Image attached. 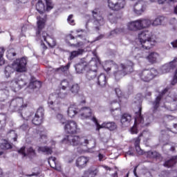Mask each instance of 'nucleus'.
Returning a JSON list of instances; mask_svg holds the SVG:
<instances>
[{"label": "nucleus", "instance_id": "nucleus-1", "mask_svg": "<svg viewBox=\"0 0 177 177\" xmlns=\"http://www.w3.org/2000/svg\"><path fill=\"white\" fill-rule=\"evenodd\" d=\"M132 67H133L132 61L127 60L126 64H121L120 67H118V65L114 64L113 61H108L104 66V69L105 71H110L111 68L116 70L113 72V75L116 81H120L122 77H125L127 74L132 73Z\"/></svg>", "mask_w": 177, "mask_h": 177}, {"label": "nucleus", "instance_id": "nucleus-2", "mask_svg": "<svg viewBox=\"0 0 177 177\" xmlns=\"http://www.w3.org/2000/svg\"><path fill=\"white\" fill-rule=\"evenodd\" d=\"M27 57H23L21 59H16L13 64L12 67L8 66L4 70V74L7 78L10 77V74L13 71H17V73H26L27 71Z\"/></svg>", "mask_w": 177, "mask_h": 177}, {"label": "nucleus", "instance_id": "nucleus-3", "mask_svg": "<svg viewBox=\"0 0 177 177\" xmlns=\"http://www.w3.org/2000/svg\"><path fill=\"white\" fill-rule=\"evenodd\" d=\"M138 39L142 49H150L156 42V36L149 30L138 34Z\"/></svg>", "mask_w": 177, "mask_h": 177}, {"label": "nucleus", "instance_id": "nucleus-4", "mask_svg": "<svg viewBox=\"0 0 177 177\" xmlns=\"http://www.w3.org/2000/svg\"><path fill=\"white\" fill-rule=\"evenodd\" d=\"M45 19V15L44 16V18H42L41 17H37V28L36 29V37L38 41H41V45L43 44L44 48H46L44 42H46L48 41V39L49 38V35H48L46 31L42 30H44V28H45V23H46Z\"/></svg>", "mask_w": 177, "mask_h": 177}, {"label": "nucleus", "instance_id": "nucleus-5", "mask_svg": "<svg viewBox=\"0 0 177 177\" xmlns=\"http://www.w3.org/2000/svg\"><path fill=\"white\" fill-rule=\"evenodd\" d=\"M62 143H66L71 146L75 147H83V146H86L89 143V140L85 138L80 137L78 136L68 135L65 136L62 140Z\"/></svg>", "mask_w": 177, "mask_h": 177}, {"label": "nucleus", "instance_id": "nucleus-6", "mask_svg": "<svg viewBox=\"0 0 177 177\" xmlns=\"http://www.w3.org/2000/svg\"><path fill=\"white\" fill-rule=\"evenodd\" d=\"M177 57H175L173 61L170 62L169 64H166L162 66L161 70L163 74L165 73H169L170 71H175L173 80L171 81V85H176L177 84Z\"/></svg>", "mask_w": 177, "mask_h": 177}, {"label": "nucleus", "instance_id": "nucleus-7", "mask_svg": "<svg viewBox=\"0 0 177 177\" xmlns=\"http://www.w3.org/2000/svg\"><path fill=\"white\" fill-rule=\"evenodd\" d=\"M142 108H139V112L136 113L135 124L143 128L145 127H149L153 121V115H149L143 119L141 114Z\"/></svg>", "mask_w": 177, "mask_h": 177}, {"label": "nucleus", "instance_id": "nucleus-8", "mask_svg": "<svg viewBox=\"0 0 177 177\" xmlns=\"http://www.w3.org/2000/svg\"><path fill=\"white\" fill-rule=\"evenodd\" d=\"M8 85L11 88L13 92H19L20 89L24 88L27 85V82L23 79L21 76L17 75L12 81L8 83Z\"/></svg>", "mask_w": 177, "mask_h": 177}, {"label": "nucleus", "instance_id": "nucleus-9", "mask_svg": "<svg viewBox=\"0 0 177 177\" xmlns=\"http://www.w3.org/2000/svg\"><path fill=\"white\" fill-rule=\"evenodd\" d=\"M140 80L144 82H149L157 75V70L154 68L143 69L138 74Z\"/></svg>", "mask_w": 177, "mask_h": 177}, {"label": "nucleus", "instance_id": "nucleus-10", "mask_svg": "<svg viewBox=\"0 0 177 177\" xmlns=\"http://www.w3.org/2000/svg\"><path fill=\"white\" fill-rule=\"evenodd\" d=\"M91 120L95 122L97 127L96 131H100L102 128H106L107 129H109V131H115V129H117V124H115L114 122H104L102 124V125H100L97 122V119H96L95 117H93Z\"/></svg>", "mask_w": 177, "mask_h": 177}, {"label": "nucleus", "instance_id": "nucleus-11", "mask_svg": "<svg viewBox=\"0 0 177 177\" xmlns=\"http://www.w3.org/2000/svg\"><path fill=\"white\" fill-rule=\"evenodd\" d=\"M23 103V98L21 97L12 100L10 103V110H11V111H19L20 110H23V109L26 107Z\"/></svg>", "mask_w": 177, "mask_h": 177}, {"label": "nucleus", "instance_id": "nucleus-12", "mask_svg": "<svg viewBox=\"0 0 177 177\" xmlns=\"http://www.w3.org/2000/svg\"><path fill=\"white\" fill-rule=\"evenodd\" d=\"M93 13V26L94 28L97 31H99L100 30V26H103L104 24V19L100 14H98L96 11H92Z\"/></svg>", "mask_w": 177, "mask_h": 177}, {"label": "nucleus", "instance_id": "nucleus-13", "mask_svg": "<svg viewBox=\"0 0 177 177\" xmlns=\"http://www.w3.org/2000/svg\"><path fill=\"white\" fill-rule=\"evenodd\" d=\"M108 6L112 10H121L125 6V0H108Z\"/></svg>", "mask_w": 177, "mask_h": 177}, {"label": "nucleus", "instance_id": "nucleus-14", "mask_svg": "<svg viewBox=\"0 0 177 177\" xmlns=\"http://www.w3.org/2000/svg\"><path fill=\"white\" fill-rule=\"evenodd\" d=\"M88 67L91 68L90 70L86 72V77L88 81H92V80L96 78L97 64L94 61H91Z\"/></svg>", "mask_w": 177, "mask_h": 177}, {"label": "nucleus", "instance_id": "nucleus-15", "mask_svg": "<svg viewBox=\"0 0 177 177\" xmlns=\"http://www.w3.org/2000/svg\"><path fill=\"white\" fill-rule=\"evenodd\" d=\"M64 129L68 133H77L80 132L77 122L73 120L65 122Z\"/></svg>", "mask_w": 177, "mask_h": 177}, {"label": "nucleus", "instance_id": "nucleus-16", "mask_svg": "<svg viewBox=\"0 0 177 177\" xmlns=\"http://www.w3.org/2000/svg\"><path fill=\"white\" fill-rule=\"evenodd\" d=\"M44 107L40 106L35 114L34 118L32 120V124L35 125H41L42 124V121H44Z\"/></svg>", "mask_w": 177, "mask_h": 177}, {"label": "nucleus", "instance_id": "nucleus-17", "mask_svg": "<svg viewBox=\"0 0 177 177\" xmlns=\"http://www.w3.org/2000/svg\"><path fill=\"white\" fill-rule=\"evenodd\" d=\"M18 153L23 156V157H29V158H32V157H35L37 156V153H35V149L32 147L27 148V151L26 153V147H22L19 150H18Z\"/></svg>", "mask_w": 177, "mask_h": 177}, {"label": "nucleus", "instance_id": "nucleus-18", "mask_svg": "<svg viewBox=\"0 0 177 177\" xmlns=\"http://www.w3.org/2000/svg\"><path fill=\"white\" fill-rule=\"evenodd\" d=\"M133 10L136 15H142L146 10V4L142 0L138 1L134 6Z\"/></svg>", "mask_w": 177, "mask_h": 177}, {"label": "nucleus", "instance_id": "nucleus-19", "mask_svg": "<svg viewBox=\"0 0 177 177\" xmlns=\"http://www.w3.org/2000/svg\"><path fill=\"white\" fill-rule=\"evenodd\" d=\"M169 91V88H165L160 94L155 99L154 102H153V110H157L160 107V103H161V100L162 99V96L165 95Z\"/></svg>", "mask_w": 177, "mask_h": 177}, {"label": "nucleus", "instance_id": "nucleus-20", "mask_svg": "<svg viewBox=\"0 0 177 177\" xmlns=\"http://www.w3.org/2000/svg\"><path fill=\"white\" fill-rule=\"evenodd\" d=\"M88 162H89V158L85 156L79 157L76 160V167L80 169H82V168L86 167Z\"/></svg>", "mask_w": 177, "mask_h": 177}, {"label": "nucleus", "instance_id": "nucleus-21", "mask_svg": "<svg viewBox=\"0 0 177 177\" xmlns=\"http://www.w3.org/2000/svg\"><path fill=\"white\" fill-rule=\"evenodd\" d=\"M132 121V115L129 113H124L120 118V122L123 127H129Z\"/></svg>", "mask_w": 177, "mask_h": 177}, {"label": "nucleus", "instance_id": "nucleus-22", "mask_svg": "<svg viewBox=\"0 0 177 177\" xmlns=\"http://www.w3.org/2000/svg\"><path fill=\"white\" fill-rule=\"evenodd\" d=\"M36 9L39 13H40L39 16L37 17L44 18L46 16V14H45V4L42 2V0H39L37 3L36 4Z\"/></svg>", "mask_w": 177, "mask_h": 177}, {"label": "nucleus", "instance_id": "nucleus-23", "mask_svg": "<svg viewBox=\"0 0 177 177\" xmlns=\"http://www.w3.org/2000/svg\"><path fill=\"white\" fill-rule=\"evenodd\" d=\"M99 173V169L95 167H91L84 172L82 177H95Z\"/></svg>", "mask_w": 177, "mask_h": 177}, {"label": "nucleus", "instance_id": "nucleus-24", "mask_svg": "<svg viewBox=\"0 0 177 177\" xmlns=\"http://www.w3.org/2000/svg\"><path fill=\"white\" fill-rule=\"evenodd\" d=\"M140 27L139 19L127 24V28L129 31H139V30H142Z\"/></svg>", "mask_w": 177, "mask_h": 177}, {"label": "nucleus", "instance_id": "nucleus-25", "mask_svg": "<svg viewBox=\"0 0 177 177\" xmlns=\"http://www.w3.org/2000/svg\"><path fill=\"white\" fill-rule=\"evenodd\" d=\"M80 115L82 119L89 118L92 115V110L89 107H83L80 111Z\"/></svg>", "mask_w": 177, "mask_h": 177}, {"label": "nucleus", "instance_id": "nucleus-26", "mask_svg": "<svg viewBox=\"0 0 177 177\" xmlns=\"http://www.w3.org/2000/svg\"><path fill=\"white\" fill-rule=\"evenodd\" d=\"M147 60H149V63H157V60L160 59V54L158 53L152 52L149 53V55L147 57Z\"/></svg>", "mask_w": 177, "mask_h": 177}, {"label": "nucleus", "instance_id": "nucleus-27", "mask_svg": "<svg viewBox=\"0 0 177 177\" xmlns=\"http://www.w3.org/2000/svg\"><path fill=\"white\" fill-rule=\"evenodd\" d=\"M140 136H142V134H140L138 138L134 139V146L136 147V150L138 154L142 156V154H143V150L140 149Z\"/></svg>", "mask_w": 177, "mask_h": 177}, {"label": "nucleus", "instance_id": "nucleus-28", "mask_svg": "<svg viewBox=\"0 0 177 177\" xmlns=\"http://www.w3.org/2000/svg\"><path fill=\"white\" fill-rule=\"evenodd\" d=\"M97 84L100 88H104L107 84V80H106V75L100 74L97 77Z\"/></svg>", "mask_w": 177, "mask_h": 177}, {"label": "nucleus", "instance_id": "nucleus-29", "mask_svg": "<svg viewBox=\"0 0 177 177\" xmlns=\"http://www.w3.org/2000/svg\"><path fill=\"white\" fill-rule=\"evenodd\" d=\"M175 147H176V144L174 142H169L163 145L162 149L167 153L169 151H175Z\"/></svg>", "mask_w": 177, "mask_h": 177}, {"label": "nucleus", "instance_id": "nucleus-30", "mask_svg": "<svg viewBox=\"0 0 177 177\" xmlns=\"http://www.w3.org/2000/svg\"><path fill=\"white\" fill-rule=\"evenodd\" d=\"M78 111H77V106L75 104H71L68 108V115L73 118V117L75 116V114H77Z\"/></svg>", "mask_w": 177, "mask_h": 177}, {"label": "nucleus", "instance_id": "nucleus-31", "mask_svg": "<svg viewBox=\"0 0 177 177\" xmlns=\"http://www.w3.org/2000/svg\"><path fill=\"white\" fill-rule=\"evenodd\" d=\"M141 30L147 28L151 26L152 22L150 19H138Z\"/></svg>", "mask_w": 177, "mask_h": 177}, {"label": "nucleus", "instance_id": "nucleus-32", "mask_svg": "<svg viewBox=\"0 0 177 177\" xmlns=\"http://www.w3.org/2000/svg\"><path fill=\"white\" fill-rule=\"evenodd\" d=\"M12 147L13 145L7 140H3L0 145V149L1 150H10Z\"/></svg>", "mask_w": 177, "mask_h": 177}, {"label": "nucleus", "instance_id": "nucleus-33", "mask_svg": "<svg viewBox=\"0 0 177 177\" xmlns=\"http://www.w3.org/2000/svg\"><path fill=\"white\" fill-rule=\"evenodd\" d=\"M48 164L50 165L52 168H54V169H56L57 171H62V167L60 166H57V165L56 164V158H49Z\"/></svg>", "mask_w": 177, "mask_h": 177}, {"label": "nucleus", "instance_id": "nucleus-34", "mask_svg": "<svg viewBox=\"0 0 177 177\" xmlns=\"http://www.w3.org/2000/svg\"><path fill=\"white\" fill-rule=\"evenodd\" d=\"M84 53V50L82 49H78L77 50H73L71 52L70 56L68 58V60H73V59H75V57H78L80 55H82Z\"/></svg>", "mask_w": 177, "mask_h": 177}, {"label": "nucleus", "instance_id": "nucleus-35", "mask_svg": "<svg viewBox=\"0 0 177 177\" xmlns=\"http://www.w3.org/2000/svg\"><path fill=\"white\" fill-rule=\"evenodd\" d=\"M177 162V157L173 156L170 160L166 161L164 163V167H166V168H171V167H174V165L176 164Z\"/></svg>", "mask_w": 177, "mask_h": 177}, {"label": "nucleus", "instance_id": "nucleus-36", "mask_svg": "<svg viewBox=\"0 0 177 177\" xmlns=\"http://www.w3.org/2000/svg\"><path fill=\"white\" fill-rule=\"evenodd\" d=\"M8 138L10 140H13V142L17 141V133L15 130H11L7 133Z\"/></svg>", "mask_w": 177, "mask_h": 177}, {"label": "nucleus", "instance_id": "nucleus-37", "mask_svg": "<svg viewBox=\"0 0 177 177\" xmlns=\"http://www.w3.org/2000/svg\"><path fill=\"white\" fill-rule=\"evenodd\" d=\"M70 66H71V62H68L66 66H62L59 68H57L54 70L57 73H66V71H68V68H70Z\"/></svg>", "mask_w": 177, "mask_h": 177}, {"label": "nucleus", "instance_id": "nucleus-38", "mask_svg": "<svg viewBox=\"0 0 177 177\" xmlns=\"http://www.w3.org/2000/svg\"><path fill=\"white\" fill-rule=\"evenodd\" d=\"M165 20V17L160 16L156 17L152 22V26H161L162 24V21Z\"/></svg>", "mask_w": 177, "mask_h": 177}, {"label": "nucleus", "instance_id": "nucleus-39", "mask_svg": "<svg viewBox=\"0 0 177 177\" xmlns=\"http://www.w3.org/2000/svg\"><path fill=\"white\" fill-rule=\"evenodd\" d=\"M52 97H53V95L50 96L48 101V107L50 109H52V110H56L59 107V105L56 104V102H54L52 100Z\"/></svg>", "mask_w": 177, "mask_h": 177}, {"label": "nucleus", "instance_id": "nucleus-40", "mask_svg": "<svg viewBox=\"0 0 177 177\" xmlns=\"http://www.w3.org/2000/svg\"><path fill=\"white\" fill-rule=\"evenodd\" d=\"M75 68L78 74H81L85 69V64H84V62H80L75 65Z\"/></svg>", "mask_w": 177, "mask_h": 177}, {"label": "nucleus", "instance_id": "nucleus-41", "mask_svg": "<svg viewBox=\"0 0 177 177\" xmlns=\"http://www.w3.org/2000/svg\"><path fill=\"white\" fill-rule=\"evenodd\" d=\"M41 86V82L38 80H35L34 82L31 81L30 83V88H32V89H39Z\"/></svg>", "mask_w": 177, "mask_h": 177}, {"label": "nucleus", "instance_id": "nucleus-42", "mask_svg": "<svg viewBox=\"0 0 177 177\" xmlns=\"http://www.w3.org/2000/svg\"><path fill=\"white\" fill-rule=\"evenodd\" d=\"M37 150L38 151L46 153V154H50L53 153L52 148H50L49 147H39Z\"/></svg>", "mask_w": 177, "mask_h": 177}, {"label": "nucleus", "instance_id": "nucleus-43", "mask_svg": "<svg viewBox=\"0 0 177 177\" xmlns=\"http://www.w3.org/2000/svg\"><path fill=\"white\" fill-rule=\"evenodd\" d=\"M70 91L73 95H77L80 92V85L78 84H74L70 88Z\"/></svg>", "mask_w": 177, "mask_h": 177}, {"label": "nucleus", "instance_id": "nucleus-44", "mask_svg": "<svg viewBox=\"0 0 177 177\" xmlns=\"http://www.w3.org/2000/svg\"><path fill=\"white\" fill-rule=\"evenodd\" d=\"M3 53H5V48H3V47H0V66H3V64H5Z\"/></svg>", "mask_w": 177, "mask_h": 177}, {"label": "nucleus", "instance_id": "nucleus-45", "mask_svg": "<svg viewBox=\"0 0 177 177\" xmlns=\"http://www.w3.org/2000/svg\"><path fill=\"white\" fill-rule=\"evenodd\" d=\"M46 44H48V46H50V48H54V46H56V41L50 37L48 36V39H47V41H46Z\"/></svg>", "mask_w": 177, "mask_h": 177}, {"label": "nucleus", "instance_id": "nucleus-46", "mask_svg": "<svg viewBox=\"0 0 177 177\" xmlns=\"http://www.w3.org/2000/svg\"><path fill=\"white\" fill-rule=\"evenodd\" d=\"M148 156L149 157H150L151 158H158V157H160V153H158V152L154 151H148Z\"/></svg>", "mask_w": 177, "mask_h": 177}, {"label": "nucleus", "instance_id": "nucleus-47", "mask_svg": "<svg viewBox=\"0 0 177 177\" xmlns=\"http://www.w3.org/2000/svg\"><path fill=\"white\" fill-rule=\"evenodd\" d=\"M69 85H70V83H68V82L67 80H63L61 82V86L64 91H65V89H67V88H68Z\"/></svg>", "mask_w": 177, "mask_h": 177}, {"label": "nucleus", "instance_id": "nucleus-48", "mask_svg": "<svg viewBox=\"0 0 177 177\" xmlns=\"http://www.w3.org/2000/svg\"><path fill=\"white\" fill-rule=\"evenodd\" d=\"M57 118L59 120V121L61 122V124H66V119H64V117L61 113L57 114Z\"/></svg>", "mask_w": 177, "mask_h": 177}, {"label": "nucleus", "instance_id": "nucleus-49", "mask_svg": "<svg viewBox=\"0 0 177 177\" xmlns=\"http://www.w3.org/2000/svg\"><path fill=\"white\" fill-rule=\"evenodd\" d=\"M47 6V10H51L53 9V3H52V0H45Z\"/></svg>", "mask_w": 177, "mask_h": 177}, {"label": "nucleus", "instance_id": "nucleus-50", "mask_svg": "<svg viewBox=\"0 0 177 177\" xmlns=\"http://www.w3.org/2000/svg\"><path fill=\"white\" fill-rule=\"evenodd\" d=\"M73 17H74V15H70L67 19L68 23L71 26H74L75 24V21L73 19Z\"/></svg>", "mask_w": 177, "mask_h": 177}, {"label": "nucleus", "instance_id": "nucleus-51", "mask_svg": "<svg viewBox=\"0 0 177 177\" xmlns=\"http://www.w3.org/2000/svg\"><path fill=\"white\" fill-rule=\"evenodd\" d=\"M115 92L120 100V102H121V100H120L121 97H122V91H121V89L120 88H116L115 89Z\"/></svg>", "mask_w": 177, "mask_h": 177}, {"label": "nucleus", "instance_id": "nucleus-52", "mask_svg": "<svg viewBox=\"0 0 177 177\" xmlns=\"http://www.w3.org/2000/svg\"><path fill=\"white\" fill-rule=\"evenodd\" d=\"M158 2L160 5L164 3V2H167V3H175L177 2V0H158Z\"/></svg>", "mask_w": 177, "mask_h": 177}, {"label": "nucleus", "instance_id": "nucleus-53", "mask_svg": "<svg viewBox=\"0 0 177 177\" xmlns=\"http://www.w3.org/2000/svg\"><path fill=\"white\" fill-rule=\"evenodd\" d=\"M136 127H140V126L136 125V124L134 123L133 127H132L131 129V133H138V129H136Z\"/></svg>", "mask_w": 177, "mask_h": 177}, {"label": "nucleus", "instance_id": "nucleus-54", "mask_svg": "<svg viewBox=\"0 0 177 177\" xmlns=\"http://www.w3.org/2000/svg\"><path fill=\"white\" fill-rule=\"evenodd\" d=\"M111 104H115V109H113V110H117V109H118V107H120V103H118V102H117V100H113L111 102Z\"/></svg>", "mask_w": 177, "mask_h": 177}, {"label": "nucleus", "instance_id": "nucleus-55", "mask_svg": "<svg viewBox=\"0 0 177 177\" xmlns=\"http://www.w3.org/2000/svg\"><path fill=\"white\" fill-rule=\"evenodd\" d=\"M173 49H177V39L171 42Z\"/></svg>", "mask_w": 177, "mask_h": 177}, {"label": "nucleus", "instance_id": "nucleus-56", "mask_svg": "<svg viewBox=\"0 0 177 177\" xmlns=\"http://www.w3.org/2000/svg\"><path fill=\"white\" fill-rule=\"evenodd\" d=\"M125 30V29L124 28H116L115 29V34H121V32H124V31Z\"/></svg>", "mask_w": 177, "mask_h": 177}, {"label": "nucleus", "instance_id": "nucleus-57", "mask_svg": "<svg viewBox=\"0 0 177 177\" xmlns=\"http://www.w3.org/2000/svg\"><path fill=\"white\" fill-rule=\"evenodd\" d=\"M98 158H99V161H103V158H104V155L102 153H99Z\"/></svg>", "mask_w": 177, "mask_h": 177}, {"label": "nucleus", "instance_id": "nucleus-58", "mask_svg": "<svg viewBox=\"0 0 177 177\" xmlns=\"http://www.w3.org/2000/svg\"><path fill=\"white\" fill-rule=\"evenodd\" d=\"M126 156H135V153H133V151L129 150V151L126 152Z\"/></svg>", "mask_w": 177, "mask_h": 177}, {"label": "nucleus", "instance_id": "nucleus-59", "mask_svg": "<svg viewBox=\"0 0 177 177\" xmlns=\"http://www.w3.org/2000/svg\"><path fill=\"white\" fill-rule=\"evenodd\" d=\"M21 129H24V131H26V129H28V125L23 124L22 126H21Z\"/></svg>", "mask_w": 177, "mask_h": 177}, {"label": "nucleus", "instance_id": "nucleus-60", "mask_svg": "<svg viewBox=\"0 0 177 177\" xmlns=\"http://www.w3.org/2000/svg\"><path fill=\"white\" fill-rule=\"evenodd\" d=\"M136 169H138V165L135 167L134 169H133V174L136 177H139L138 176V174L136 173Z\"/></svg>", "mask_w": 177, "mask_h": 177}, {"label": "nucleus", "instance_id": "nucleus-61", "mask_svg": "<svg viewBox=\"0 0 177 177\" xmlns=\"http://www.w3.org/2000/svg\"><path fill=\"white\" fill-rule=\"evenodd\" d=\"M28 0H17V3H26Z\"/></svg>", "mask_w": 177, "mask_h": 177}, {"label": "nucleus", "instance_id": "nucleus-62", "mask_svg": "<svg viewBox=\"0 0 177 177\" xmlns=\"http://www.w3.org/2000/svg\"><path fill=\"white\" fill-rule=\"evenodd\" d=\"M110 35H112L113 37H115V35H117V33H115V29L111 31Z\"/></svg>", "mask_w": 177, "mask_h": 177}, {"label": "nucleus", "instance_id": "nucleus-63", "mask_svg": "<svg viewBox=\"0 0 177 177\" xmlns=\"http://www.w3.org/2000/svg\"><path fill=\"white\" fill-rule=\"evenodd\" d=\"M84 44L82 42H78L77 44H73V46H82Z\"/></svg>", "mask_w": 177, "mask_h": 177}, {"label": "nucleus", "instance_id": "nucleus-64", "mask_svg": "<svg viewBox=\"0 0 177 177\" xmlns=\"http://www.w3.org/2000/svg\"><path fill=\"white\" fill-rule=\"evenodd\" d=\"M41 139H46L48 138V136H46V134H41L40 136Z\"/></svg>", "mask_w": 177, "mask_h": 177}]
</instances>
